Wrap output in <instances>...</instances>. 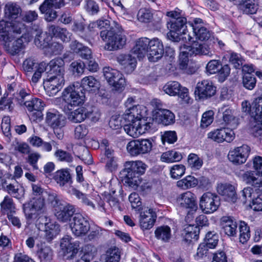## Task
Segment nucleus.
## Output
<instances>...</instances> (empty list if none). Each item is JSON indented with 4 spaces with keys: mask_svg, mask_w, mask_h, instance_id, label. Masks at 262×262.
<instances>
[{
    "mask_svg": "<svg viewBox=\"0 0 262 262\" xmlns=\"http://www.w3.org/2000/svg\"><path fill=\"white\" fill-rule=\"evenodd\" d=\"M123 118L126 124L124 130L130 137L137 138L148 130L151 127L144 116L143 107L136 105L125 111Z\"/></svg>",
    "mask_w": 262,
    "mask_h": 262,
    "instance_id": "f257e3e1",
    "label": "nucleus"
},
{
    "mask_svg": "<svg viewBox=\"0 0 262 262\" xmlns=\"http://www.w3.org/2000/svg\"><path fill=\"white\" fill-rule=\"evenodd\" d=\"M100 36L103 41H107L105 49L109 51L122 48L126 41L121 26L115 21H113L110 30H102Z\"/></svg>",
    "mask_w": 262,
    "mask_h": 262,
    "instance_id": "f03ea898",
    "label": "nucleus"
},
{
    "mask_svg": "<svg viewBox=\"0 0 262 262\" xmlns=\"http://www.w3.org/2000/svg\"><path fill=\"white\" fill-rule=\"evenodd\" d=\"M66 107H73L82 104L85 101V94L79 83H74L66 88L62 95Z\"/></svg>",
    "mask_w": 262,
    "mask_h": 262,
    "instance_id": "7ed1b4c3",
    "label": "nucleus"
},
{
    "mask_svg": "<svg viewBox=\"0 0 262 262\" xmlns=\"http://www.w3.org/2000/svg\"><path fill=\"white\" fill-rule=\"evenodd\" d=\"M186 18H177L168 22L167 25L169 30L167 34L168 38L176 42L179 41L181 38L185 39L186 42L193 41L192 37L186 33Z\"/></svg>",
    "mask_w": 262,
    "mask_h": 262,
    "instance_id": "20e7f679",
    "label": "nucleus"
},
{
    "mask_svg": "<svg viewBox=\"0 0 262 262\" xmlns=\"http://www.w3.org/2000/svg\"><path fill=\"white\" fill-rule=\"evenodd\" d=\"M25 28V25L21 22L1 20L0 41L7 45L14 39L16 35L20 34Z\"/></svg>",
    "mask_w": 262,
    "mask_h": 262,
    "instance_id": "39448f33",
    "label": "nucleus"
},
{
    "mask_svg": "<svg viewBox=\"0 0 262 262\" xmlns=\"http://www.w3.org/2000/svg\"><path fill=\"white\" fill-rule=\"evenodd\" d=\"M125 182L130 186L138 184L139 176L144 174L147 166L141 161H127L124 163Z\"/></svg>",
    "mask_w": 262,
    "mask_h": 262,
    "instance_id": "423d86ee",
    "label": "nucleus"
},
{
    "mask_svg": "<svg viewBox=\"0 0 262 262\" xmlns=\"http://www.w3.org/2000/svg\"><path fill=\"white\" fill-rule=\"evenodd\" d=\"M152 148V141L149 139H139L129 141L126 150L132 156H138L150 152Z\"/></svg>",
    "mask_w": 262,
    "mask_h": 262,
    "instance_id": "0eeeda50",
    "label": "nucleus"
},
{
    "mask_svg": "<svg viewBox=\"0 0 262 262\" xmlns=\"http://www.w3.org/2000/svg\"><path fill=\"white\" fill-rule=\"evenodd\" d=\"M220 205V197L210 192L204 193L200 199V208L205 214H211L217 210Z\"/></svg>",
    "mask_w": 262,
    "mask_h": 262,
    "instance_id": "6e6552de",
    "label": "nucleus"
},
{
    "mask_svg": "<svg viewBox=\"0 0 262 262\" xmlns=\"http://www.w3.org/2000/svg\"><path fill=\"white\" fill-rule=\"evenodd\" d=\"M103 72L105 79L109 84L113 86L114 90L120 92L123 90L125 80L122 73L110 67L104 68Z\"/></svg>",
    "mask_w": 262,
    "mask_h": 262,
    "instance_id": "1a4fd4ad",
    "label": "nucleus"
},
{
    "mask_svg": "<svg viewBox=\"0 0 262 262\" xmlns=\"http://www.w3.org/2000/svg\"><path fill=\"white\" fill-rule=\"evenodd\" d=\"M65 5L64 0H45L39 6L40 12L45 14V18L48 21H53L57 17L54 9H59Z\"/></svg>",
    "mask_w": 262,
    "mask_h": 262,
    "instance_id": "9d476101",
    "label": "nucleus"
},
{
    "mask_svg": "<svg viewBox=\"0 0 262 262\" xmlns=\"http://www.w3.org/2000/svg\"><path fill=\"white\" fill-rule=\"evenodd\" d=\"M70 226L72 233L76 236H83L90 230L88 220L79 213L75 214Z\"/></svg>",
    "mask_w": 262,
    "mask_h": 262,
    "instance_id": "9b49d317",
    "label": "nucleus"
},
{
    "mask_svg": "<svg viewBox=\"0 0 262 262\" xmlns=\"http://www.w3.org/2000/svg\"><path fill=\"white\" fill-rule=\"evenodd\" d=\"M55 205V215L61 222H69L75 212L74 206L66 202L56 201Z\"/></svg>",
    "mask_w": 262,
    "mask_h": 262,
    "instance_id": "f8f14e48",
    "label": "nucleus"
},
{
    "mask_svg": "<svg viewBox=\"0 0 262 262\" xmlns=\"http://www.w3.org/2000/svg\"><path fill=\"white\" fill-rule=\"evenodd\" d=\"M64 82V76L48 75L43 81L44 88L50 96H53L61 90Z\"/></svg>",
    "mask_w": 262,
    "mask_h": 262,
    "instance_id": "ddd939ff",
    "label": "nucleus"
},
{
    "mask_svg": "<svg viewBox=\"0 0 262 262\" xmlns=\"http://www.w3.org/2000/svg\"><path fill=\"white\" fill-rule=\"evenodd\" d=\"M216 92V88L209 80H203L197 83L194 94L196 99H206L213 96Z\"/></svg>",
    "mask_w": 262,
    "mask_h": 262,
    "instance_id": "4468645a",
    "label": "nucleus"
},
{
    "mask_svg": "<svg viewBox=\"0 0 262 262\" xmlns=\"http://www.w3.org/2000/svg\"><path fill=\"white\" fill-rule=\"evenodd\" d=\"M2 185L4 190L10 196L17 200L22 199L25 194V189L23 185L16 180L8 182L6 180H2Z\"/></svg>",
    "mask_w": 262,
    "mask_h": 262,
    "instance_id": "2eb2a0df",
    "label": "nucleus"
},
{
    "mask_svg": "<svg viewBox=\"0 0 262 262\" xmlns=\"http://www.w3.org/2000/svg\"><path fill=\"white\" fill-rule=\"evenodd\" d=\"M250 151V147L248 145H243L230 150L228 155V159L234 164H242L246 161Z\"/></svg>",
    "mask_w": 262,
    "mask_h": 262,
    "instance_id": "dca6fc26",
    "label": "nucleus"
},
{
    "mask_svg": "<svg viewBox=\"0 0 262 262\" xmlns=\"http://www.w3.org/2000/svg\"><path fill=\"white\" fill-rule=\"evenodd\" d=\"M207 137L208 138L217 143L224 141L230 143L234 140L235 135L232 129L224 127L209 132L207 134Z\"/></svg>",
    "mask_w": 262,
    "mask_h": 262,
    "instance_id": "f3484780",
    "label": "nucleus"
},
{
    "mask_svg": "<svg viewBox=\"0 0 262 262\" xmlns=\"http://www.w3.org/2000/svg\"><path fill=\"white\" fill-rule=\"evenodd\" d=\"M219 115L222 118L221 124L226 126L233 130L238 124V119L233 115V112L228 106H223L219 108Z\"/></svg>",
    "mask_w": 262,
    "mask_h": 262,
    "instance_id": "a211bd4d",
    "label": "nucleus"
},
{
    "mask_svg": "<svg viewBox=\"0 0 262 262\" xmlns=\"http://www.w3.org/2000/svg\"><path fill=\"white\" fill-rule=\"evenodd\" d=\"M163 91L167 94L175 96H178L185 101L188 99V90L185 87H182L177 81H172L167 82L163 86Z\"/></svg>",
    "mask_w": 262,
    "mask_h": 262,
    "instance_id": "6ab92c4d",
    "label": "nucleus"
},
{
    "mask_svg": "<svg viewBox=\"0 0 262 262\" xmlns=\"http://www.w3.org/2000/svg\"><path fill=\"white\" fill-rule=\"evenodd\" d=\"M147 57L151 62L159 60L164 53V48L162 41L157 38L149 39Z\"/></svg>",
    "mask_w": 262,
    "mask_h": 262,
    "instance_id": "aec40b11",
    "label": "nucleus"
},
{
    "mask_svg": "<svg viewBox=\"0 0 262 262\" xmlns=\"http://www.w3.org/2000/svg\"><path fill=\"white\" fill-rule=\"evenodd\" d=\"M73 107H64L63 111L68 116V119L73 123L81 122L86 118L90 117L91 112L86 111L83 107H80L76 110L71 111Z\"/></svg>",
    "mask_w": 262,
    "mask_h": 262,
    "instance_id": "412c9836",
    "label": "nucleus"
},
{
    "mask_svg": "<svg viewBox=\"0 0 262 262\" xmlns=\"http://www.w3.org/2000/svg\"><path fill=\"white\" fill-rule=\"evenodd\" d=\"M178 206L184 209H195L197 208L196 197L193 193L189 191L180 194L177 198Z\"/></svg>",
    "mask_w": 262,
    "mask_h": 262,
    "instance_id": "4be33fe9",
    "label": "nucleus"
},
{
    "mask_svg": "<svg viewBox=\"0 0 262 262\" xmlns=\"http://www.w3.org/2000/svg\"><path fill=\"white\" fill-rule=\"evenodd\" d=\"M53 179L60 187L67 191L69 189V188L67 189V185L70 186L69 188L72 187L71 186L73 183L72 176L69 170L67 168H62L56 171L54 174Z\"/></svg>",
    "mask_w": 262,
    "mask_h": 262,
    "instance_id": "5701e85b",
    "label": "nucleus"
},
{
    "mask_svg": "<svg viewBox=\"0 0 262 262\" xmlns=\"http://www.w3.org/2000/svg\"><path fill=\"white\" fill-rule=\"evenodd\" d=\"M46 122L52 128H62L66 124V119L58 112L51 110L47 113Z\"/></svg>",
    "mask_w": 262,
    "mask_h": 262,
    "instance_id": "b1692460",
    "label": "nucleus"
},
{
    "mask_svg": "<svg viewBox=\"0 0 262 262\" xmlns=\"http://www.w3.org/2000/svg\"><path fill=\"white\" fill-rule=\"evenodd\" d=\"M254 171H247L242 175V179L247 184L252 185L254 191L262 192V179Z\"/></svg>",
    "mask_w": 262,
    "mask_h": 262,
    "instance_id": "393cba45",
    "label": "nucleus"
},
{
    "mask_svg": "<svg viewBox=\"0 0 262 262\" xmlns=\"http://www.w3.org/2000/svg\"><path fill=\"white\" fill-rule=\"evenodd\" d=\"M157 214L152 209H149L141 212L140 215L139 222L143 230L151 228L156 221Z\"/></svg>",
    "mask_w": 262,
    "mask_h": 262,
    "instance_id": "a878e982",
    "label": "nucleus"
},
{
    "mask_svg": "<svg viewBox=\"0 0 262 262\" xmlns=\"http://www.w3.org/2000/svg\"><path fill=\"white\" fill-rule=\"evenodd\" d=\"M221 225L223 232L228 236H236L237 224L231 216H223L221 220Z\"/></svg>",
    "mask_w": 262,
    "mask_h": 262,
    "instance_id": "bb28decb",
    "label": "nucleus"
},
{
    "mask_svg": "<svg viewBox=\"0 0 262 262\" xmlns=\"http://www.w3.org/2000/svg\"><path fill=\"white\" fill-rule=\"evenodd\" d=\"M192 40H193V41L190 42L188 41L187 42L188 43H192V45L187 46L185 48V49L188 51V53L189 54V56L204 55L210 57L212 56L213 53L208 46L205 44L195 43L193 37Z\"/></svg>",
    "mask_w": 262,
    "mask_h": 262,
    "instance_id": "cd10ccee",
    "label": "nucleus"
},
{
    "mask_svg": "<svg viewBox=\"0 0 262 262\" xmlns=\"http://www.w3.org/2000/svg\"><path fill=\"white\" fill-rule=\"evenodd\" d=\"M10 92L15 91L13 93V99H14L20 105H23L25 101L29 99L31 95L29 92L24 88L17 86L15 83H12L8 86Z\"/></svg>",
    "mask_w": 262,
    "mask_h": 262,
    "instance_id": "c85d7f7f",
    "label": "nucleus"
},
{
    "mask_svg": "<svg viewBox=\"0 0 262 262\" xmlns=\"http://www.w3.org/2000/svg\"><path fill=\"white\" fill-rule=\"evenodd\" d=\"M47 64V70L49 67V71H47L48 75L51 76H64V60L60 58H56L51 60Z\"/></svg>",
    "mask_w": 262,
    "mask_h": 262,
    "instance_id": "c756f323",
    "label": "nucleus"
},
{
    "mask_svg": "<svg viewBox=\"0 0 262 262\" xmlns=\"http://www.w3.org/2000/svg\"><path fill=\"white\" fill-rule=\"evenodd\" d=\"M149 42V39L147 37L140 38L136 41L132 52L136 55L138 58H142L148 54Z\"/></svg>",
    "mask_w": 262,
    "mask_h": 262,
    "instance_id": "7c9ffc66",
    "label": "nucleus"
},
{
    "mask_svg": "<svg viewBox=\"0 0 262 262\" xmlns=\"http://www.w3.org/2000/svg\"><path fill=\"white\" fill-rule=\"evenodd\" d=\"M48 31L55 37L66 42H69L72 36V34L66 28H61L53 25L49 26Z\"/></svg>",
    "mask_w": 262,
    "mask_h": 262,
    "instance_id": "2f4dec72",
    "label": "nucleus"
},
{
    "mask_svg": "<svg viewBox=\"0 0 262 262\" xmlns=\"http://www.w3.org/2000/svg\"><path fill=\"white\" fill-rule=\"evenodd\" d=\"M217 191L219 194L225 196L229 201L235 202L237 195L234 186L230 184H220L217 185Z\"/></svg>",
    "mask_w": 262,
    "mask_h": 262,
    "instance_id": "473e14b6",
    "label": "nucleus"
},
{
    "mask_svg": "<svg viewBox=\"0 0 262 262\" xmlns=\"http://www.w3.org/2000/svg\"><path fill=\"white\" fill-rule=\"evenodd\" d=\"M4 11L5 18L12 21L20 16L21 9L16 3L8 2L5 5Z\"/></svg>",
    "mask_w": 262,
    "mask_h": 262,
    "instance_id": "72a5a7b5",
    "label": "nucleus"
},
{
    "mask_svg": "<svg viewBox=\"0 0 262 262\" xmlns=\"http://www.w3.org/2000/svg\"><path fill=\"white\" fill-rule=\"evenodd\" d=\"M118 61L123 66L124 72L127 74L134 71L137 63L136 58L129 54L120 55Z\"/></svg>",
    "mask_w": 262,
    "mask_h": 262,
    "instance_id": "f704fd0d",
    "label": "nucleus"
},
{
    "mask_svg": "<svg viewBox=\"0 0 262 262\" xmlns=\"http://www.w3.org/2000/svg\"><path fill=\"white\" fill-rule=\"evenodd\" d=\"M238 8L244 14L249 15L255 14L258 6L254 0H238Z\"/></svg>",
    "mask_w": 262,
    "mask_h": 262,
    "instance_id": "c9c22d12",
    "label": "nucleus"
},
{
    "mask_svg": "<svg viewBox=\"0 0 262 262\" xmlns=\"http://www.w3.org/2000/svg\"><path fill=\"white\" fill-rule=\"evenodd\" d=\"M0 210L3 214L8 215L16 213V205L11 196L7 195L4 197L0 203Z\"/></svg>",
    "mask_w": 262,
    "mask_h": 262,
    "instance_id": "e433bc0d",
    "label": "nucleus"
},
{
    "mask_svg": "<svg viewBox=\"0 0 262 262\" xmlns=\"http://www.w3.org/2000/svg\"><path fill=\"white\" fill-rule=\"evenodd\" d=\"M155 235L158 239L164 243L169 242L171 237V229L167 225L159 226L155 230Z\"/></svg>",
    "mask_w": 262,
    "mask_h": 262,
    "instance_id": "4c0bfd02",
    "label": "nucleus"
},
{
    "mask_svg": "<svg viewBox=\"0 0 262 262\" xmlns=\"http://www.w3.org/2000/svg\"><path fill=\"white\" fill-rule=\"evenodd\" d=\"M44 231L47 239L51 241L59 233V226L54 222L49 221L45 223Z\"/></svg>",
    "mask_w": 262,
    "mask_h": 262,
    "instance_id": "58836bf2",
    "label": "nucleus"
},
{
    "mask_svg": "<svg viewBox=\"0 0 262 262\" xmlns=\"http://www.w3.org/2000/svg\"><path fill=\"white\" fill-rule=\"evenodd\" d=\"M199 181L193 176L189 175L177 182V186L182 189H188L195 187Z\"/></svg>",
    "mask_w": 262,
    "mask_h": 262,
    "instance_id": "ea45409f",
    "label": "nucleus"
},
{
    "mask_svg": "<svg viewBox=\"0 0 262 262\" xmlns=\"http://www.w3.org/2000/svg\"><path fill=\"white\" fill-rule=\"evenodd\" d=\"M23 105H25L29 112L36 111L38 115H40V111L43 108L45 104L41 99L34 98L31 100H27Z\"/></svg>",
    "mask_w": 262,
    "mask_h": 262,
    "instance_id": "a19ab883",
    "label": "nucleus"
},
{
    "mask_svg": "<svg viewBox=\"0 0 262 262\" xmlns=\"http://www.w3.org/2000/svg\"><path fill=\"white\" fill-rule=\"evenodd\" d=\"M80 86L84 89L95 91L99 88V82L93 76H89L83 78L81 81Z\"/></svg>",
    "mask_w": 262,
    "mask_h": 262,
    "instance_id": "79ce46f5",
    "label": "nucleus"
},
{
    "mask_svg": "<svg viewBox=\"0 0 262 262\" xmlns=\"http://www.w3.org/2000/svg\"><path fill=\"white\" fill-rule=\"evenodd\" d=\"M182 158V155L180 152L175 150H169L162 154L161 160L163 162L172 163L180 161Z\"/></svg>",
    "mask_w": 262,
    "mask_h": 262,
    "instance_id": "37998d69",
    "label": "nucleus"
},
{
    "mask_svg": "<svg viewBox=\"0 0 262 262\" xmlns=\"http://www.w3.org/2000/svg\"><path fill=\"white\" fill-rule=\"evenodd\" d=\"M68 192L72 195H74L79 200H81L82 203L88 206L91 207L93 209H95L96 207L94 204L88 198L87 195L73 187L69 188Z\"/></svg>",
    "mask_w": 262,
    "mask_h": 262,
    "instance_id": "c03bdc74",
    "label": "nucleus"
},
{
    "mask_svg": "<svg viewBox=\"0 0 262 262\" xmlns=\"http://www.w3.org/2000/svg\"><path fill=\"white\" fill-rule=\"evenodd\" d=\"M72 22L71 30L74 33L83 34L85 32L86 28H88L85 19L81 16L74 18Z\"/></svg>",
    "mask_w": 262,
    "mask_h": 262,
    "instance_id": "a18cd8bd",
    "label": "nucleus"
},
{
    "mask_svg": "<svg viewBox=\"0 0 262 262\" xmlns=\"http://www.w3.org/2000/svg\"><path fill=\"white\" fill-rule=\"evenodd\" d=\"M157 114L159 120L163 125H168L174 122L175 116L170 111L167 109L162 110L161 112H157Z\"/></svg>",
    "mask_w": 262,
    "mask_h": 262,
    "instance_id": "49530a36",
    "label": "nucleus"
},
{
    "mask_svg": "<svg viewBox=\"0 0 262 262\" xmlns=\"http://www.w3.org/2000/svg\"><path fill=\"white\" fill-rule=\"evenodd\" d=\"M252 116L262 123V96L255 99L252 102Z\"/></svg>",
    "mask_w": 262,
    "mask_h": 262,
    "instance_id": "de8ad7c7",
    "label": "nucleus"
},
{
    "mask_svg": "<svg viewBox=\"0 0 262 262\" xmlns=\"http://www.w3.org/2000/svg\"><path fill=\"white\" fill-rule=\"evenodd\" d=\"M239 241L243 244L247 242L250 237V228L244 221H241L239 225Z\"/></svg>",
    "mask_w": 262,
    "mask_h": 262,
    "instance_id": "09e8293b",
    "label": "nucleus"
},
{
    "mask_svg": "<svg viewBox=\"0 0 262 262\" xmlns=\"http://www.w3.org/2000/svg\"><path fill=\"white\" fill-rule=\"evenodd\" d=\"M24 35H22L20 38H17L12 43V46H10V42H9L7 45L5 43H3L7 50L11 54H17L24 47V41L23 40Z\"/></svg>",
    "mask_w": 262,
    "mask_h": 262,
    "instance_id": "8fccbe9b",
    "label": "nucleus"
},
{
    "mask_svg": "<svg viewBox=\"0 0 262 262\" xmlns=\"http://www.w3.org/2000/svg\"><path fill=\"white\" fill-rule=\"evenodd\" d=\"M52 37L47 34L41 33L36 34L34 39V43L36 46L40 48L45 49L48 48L51 41Z\"/></svg>",
    "mask_w": 262,
    "mask_h": 262,
    "instance_id": "3c124183",
    "label": "nucleus"
},
{
    "mask_svg": "<svg viewBox=\"0 0 262 262\" xmlns=\"http://www.w3.org/2000/svg\"><path fill=\"white\" fill-rule=\"evenodd\" d=\"M185 232L184 241L186 243H190L193 239L195 241L198 240L199 230L197 227L189 226L185 229Z\"/></svg>",
    "mask_w": 262,
    "mask_h": 262,
    "instance_id": "603ef678",
    "label": "nucleus"
},
{
    "mask_svg": "<svg viewBox=\"0 0 262 262\" xmlns=\"http://www.w3.org/2000/svg\"><path fill=\"white\" fill-rule=\"evenodd\" d=\"M185 170L186 168L184 165H174L170 168V177L173 179H179L185 174Z\"/></svg>",
    "mask_w": 262,
    "mask_h": 262,
    "instance_id": "864d4df0",
    "label": "nucleus"
},
{
    "mask_svg": "<svg viewBox=\"0 0 262 262\" xmlns=\"http://www.w3.org/2000/svg\"><path fill=\"white\" fill-rule=\"evenodd\" d=\"M47 70V64L46 62L42 61L39 63L38 67L34 71L33 75L31 78V82L34 84L37 83L40 79L42 74Z\"/></svg>",
    "mask_w": 262,
    "mask_h": 262,
    "instance_id": "5fc2aeb1",
    "label": "nucleus"
},
{
    "mask_svg": "<svg viewBox=\"0 0 262 262\" xmlns=\"http://www.w3.org/2000/svg\"><path fill=\"white\" fill-rule=\"evenodd\" d=\"M187 161L189 167L194 170L199 169L203 165L202 160L197 155L193 153L189 155Z\"/></svg>",
    "mask_w": 262,
    "mask_h": 262,
    "instance_id": "6e6d98bb",
    "label": "nucleus"
},
{
    "mask_svg": "<svg viewBox=\"0 0 262 262\" xmlns=\"http://www.w3.org/2000/svg\"><path fill=\"white\" fill-rule=\"evenodd\" d=\"M219 241V236L214 232H208L205 236L204 244L206 245L209 249L214 248Z\"/></svg>",
    "mask_w": 262,
    "mask_h": 262,
    "instance_id": "4d7b16f0",
    "label": "nucleus"
},
{
    "mask_svg": "<svg viewBox=\"0 0 262 262\" xmlns=\"http://www.w3.org/2000/svg\"><path fill=\"white\" fill-rule=\"evenodd\" d=\"M55 157L60 162L71 163L73 160L72 155L61 149H57L54 154Z\"/></svg>",
    "mask_w": 262,
    "mask_h": 262,
    "instance_id": "13d9d810",
    "label": "nucleus"
},
{
    "mask_svg": "<svg viewBox=\"0 0 262 262\" xmlns=\"http://www.w3.org/2000/svg\"><path fill=\"white\" fill-rule=\"evenodd\" d=\"M39 66L37 63L32 58L26 59L23 62V68L26 74H31Z\"/></svg>",
    "mask_w": 262,
    "mask_h": 262,
    "instance_id": "bf43d9fd",
    "label": "nucleus"
},
{
    "mask_svg": "<svg viewBox=\"0 0 262 262\" xmlns=\"http://www.w3.org/2000/svg\"><path fill=\"white\" fill-rule=\"evenodd\" d=\"M103 200L109 204L110 207L114 210H119L120 211L122 210V208L120 206V204L118 200L111 194L105 193Z\"/></svg>",
    "mask_w": 262,
    "mask_h": 262,
    "instance_id": "052dcab7",
    "label": "nucleus"
},
{
    "mask_svg": "<svg viewBox=\"0 0 262 262\" xmlns=\"http://www.w3.org/2000/svg\"><path fill=\"white\" fill-rule=\"evenodd\" d=\"M63 49V46L58 42H50L46 51L51 55L60 54Z\"/></svg>",
    "mask_w": 262,
    "mask_h": 262,
    "instance_id": "680f3d73",
    "label": "nucleus"
},
{
    "mask_svg": "<svg viewBox=\"0 0 262 262\" xmlns=\"http://www.w3.org/2000/svg\"><path fill=\"white\" fill-rule=\"evenodd\" d=\"M193 33L195 36V39L201 41L208 40L211 36L209 31L204 26L199 29L196 28L193 31Z\"/></svg>",
    "mask_w": 262,
    "mask_h": 262,
    "instance_id": "e2e57ef3",
    "label": "nucleus"
},
{
    "mask_svg": "<svg viewBox=\"0 0 262 262\" xmlns=\"http://www.w3.org/2000/svg\"><path fill=\"white\" fill-rule=\"evenodd\" d=\"M250 206L255 211H262V192L254 191Z\"/></svg>",
    "mask_w": 262,
    "mask_h": 262,
    "instance_id": "0e129e2a",
    "label": "nucleus"
},
{
    "mask_svg": "<svg viewBox=\"0 0 262 262\" xmlns=\"http://www.w3.org/2000/svg\"><path fill=\"white\" fill-rule=\"evenodd\" d=\"M138 19L143 23H148L152 18L151 10L146 8H141L137 14Z\"/></svg>",
    "mask_w": 262,
    "mask_h": 262,
    "instance_id": "69168bd1",
    "label": "nucleus"
},
{
    "mask_svg": "<svg viewBox=\"0 0 262 262\" xmlns=\"http://www.w3.org/2000/svg\"><path fill=\"white\" fill-rule=\"evenodd\" d=\"M38 255L41 261H50L52 258L53 252L49 247L44 246L38 251Z\"/></svg>",
    "mask_w": 262,
    "mask_h": 262,
    "instance_id": "338daca9",
    "label": "nucleus"
},
{
    "mask_svg": "<svg viewBox=\"0 0 262 262\" xmlns=\"http://www.w3.org/2000/svg\"><path fill=\"white\" fill-rule=\"evenodd\" d=\"M120 254L116 248L110 249L106 252V262H118L120 260Z\"/></svg>",
    "mask_w": 262,
    "mask_h": 262,
    "instance_id": "774afa93",
    "label": "nucleus"
}]
</instances>
